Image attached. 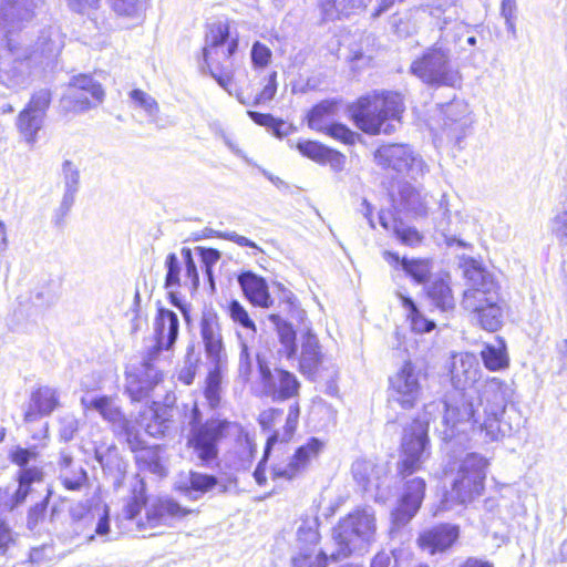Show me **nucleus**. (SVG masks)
I'll list each match as a JSON object with an SVG mask.
<instances>
[{"mask_svg":"<svg viewBox=\"0 0 567 567\" xmlns=\"http://www.w3.org/2000/svg\"><path fill=\"white\" fill-rule=\"evenodd\" d=\"M31 492V486L19 480V486L14 493L11 494L9 489L0 491V506L13 511L25 502Z\"/></svg>","mask_w":567,"mask_h":567,"instance_id":"49530a36","label":"nucleus"},{"mask_svg":"<svg viewBox=\"0 0 567 567\" xmlns=\"http://www.w3.org/2000/svg\"><path fill=\"white\" fill-rule=\"evenodd\" d=\"M221 372L218 363L206 378L205 396L210 406H216L220 400Z\"/></svg>","mask_w":567,"mask_h":567,"instance_id":"09e8293b","label":"nucleus"},{"mask_svg":"<svg viewBox=\"0 0 567 567\" xmlns=\"http://www.w3.org/2000/svg\"><path fill=\"white\" fill-rule=\"evenodd\" d=\"M379 223L385 230L392 231L402 245L415 247L423 239V236L415 227L395 218L390 212L381 210L379 213Z\"/></svg>","mask_w":567,"mask_h":567,"instance_id":"a878e982","label":"nucleus"},{"mask_svg":"<svg viewBox=\"0 0 567 567\" xmlns=\"http://www.w3.org/2000/svg\"><path fill=\"white\" fill-rule=\"evenodd\" d=\"M427 296L437 308L444 311L455 306L450 285L444 279L433 280L427 288Z\"/></svg>","mask_w":567,"mask_h":567,"instance_id":"a19ab883","label":"nucleus"},{"mask_svg":"<svg viewBox=\"0 0 567 567\" xmlns=\"http://www.w3.org/2000/svg\"><path fill=\"white\" fill-rule=\"evenodd\" d=\"M104 99L102 85L92 76L80 74L72 79L65 100L75 112H84L100 104Z\"/></svg>","mask_w":567,"mask_h":567,"instance_id":"f3484780","label":"nucleus"},{"mask_svg":"<svg viewBox=\"0 0 567 567\" xmlns=\"http://www.w3.org/2000/svg\"><path fill=\"white\" fill-rule=\"evenodd\" d=\"M165 267L167 269L165 278L166 289H176L183 285L182 264L174 252L167 255L165 260Z\"/></svg>","mask_w":567,"mask_h":567,"instance_id":"3c124183","label":"nucleus"},{"mask_svg":"<svg viewBox=\"0 0 567 567\" xmlns=\"http://www.w3.org/2000/svg\"><path fill=\"white\" fill-rule=\"evenodd\" d=\"M181 252L185 267V272L183 275V285L185 287H189L193 290H196L199 286V276L197 272L195 261L193 259L192 250L189 248H183Z\"/></svg>","mask_w":567,"mask_h":567,"instance_id":"603ef678","label":"nucleus"},{"mask_svg":"<svg viewBox=\"0 0 567 567\" xmlns=\"http://www.w3.org/2000/svg\"><path fill=\"white\" fill-rule=\"evenodd\" d=\"M372 0H318L324 19L336 20L364 10Z\"/></svg>","mask_w":567,"mask_h":567,"instance_id":"c756f323","label":"nucleus"},{"mask_svg":"<svg viewBox=\"0 0 567 567\" xmlns=\"http://www.w3.org/2000/svg\"><path fill=\"white\" fill-rule=\"evenodd\" d=\"M216 485L218 481L215 476L193 471L181 473L175 481V489L192 501H197Z\"/></svg>","mask_w":567,"mask_h":567,"instance_id":"4be33fe9","label":"nucleus"},{"mask_svg":"<svg viewBox=\"0 0 567 567\" xmlns=\"http://www.w3.org/2000/svg\"><path fill=\"white\" fill-rule=\"evenodd\" d=\"M501 16L505 20L507 31L513 38L517 37L516 20H517V3L516 0H502L501 1Z\"/></svg>","mask_w":567,"mask_h":567,"instance_id":"6e6d98bb","label":"nucleus"},{"mask_svg":"<svg viewBox=\"0 0 567 567\" xmlns=\"http://www.w3.org/2000/svg\"><path fill=\"white\" fill-rule=\"evenodd\" d=\"M427 445V424L420 420H413L403 432L402 458L400 462L402 475L411 474L421 467L429 455Z\"/></svg>","mask_w":567,"mask_h":567,"instance_id":"ddd939ff","label":"nucleus"},{"mask_svg":"<svg viewBox=\"0 0 567 567\" xmlns=\"http://www.w3.org/2000/svg\"><path fill=\"white\" fill-rule=\"evenodd\" d=\"M228 313L235 323H238L243 329L246 330L243 334L244 339H256V324L239 301L233 300L229 303Z\"/></svg>","mask_w":567,"mask_h":567,"instance_id":"c03bdc74","label":"nucleus"},{"mask_svg":"<svg viewBox=\"0 0 567 567\" xmlns=\"http://www.w3.org/2000/svg\"><path fill=\"white\" fill-rule=\"evenodd\" d=\"M421 372L410 362L389 378V402L396 403L402 409H413L422 396Z\"/></svg>","mask_w":567,"mask_h":567,"instance_id":"f8f14e48","label":"nucleus"},{"mask_svg":"<svg viewBox=\"0 0 567 567\" xmlns=\"http://www.w3.org/2000/svg\"><path fill=\"white\" fill-rule=\"evenodd\" d=\"M128 96L133 106L142 109L147 115L156 116L158 114V103L145 91L134 89L130 92Z\"/></svg>","mask_w":567,"mask_h":567,"instance_id":"8fccbe9b","label":"nucleus"},{"mask_svg":"<svg viewBox=\"0 0 567 567\" xmlns=\"http://www.w3.org/2000/svg\"><path fill=\"white\" fill-rule=\"evenodd\" d=\"M467 288L463 293L462 307L473 312L485 303L493 302L499 296L498 286L491 274L478 267H470L465 270Z\"/></svg>","mask_w":567,"mask_h":567,"instance_id":"4468645a","label":"nucleus"},{"mask_svg":"<svg viewBox=\"0 0 567 567\" xmlns=\"http://www.w3.org/2000/svg\"><path fill=\"white\" fill-rule=\"evenodd\" d=\"M384 257L388 261L393 260L395 264L400 262L403 270L419 284L424 282L431 272V267L427 260L408 258L400 259L399 255L390 251H385Z\"/></svg>","mask_w":567,"mask_h":567,"instance_id":"58836bf2","label":"nucleus"},{"mask_svg":"<svg viewBox=\"0 0 567 567\" xmlns=\"http://www.w3.org/2000/svg\"><path fill=\"white\" fill-rule=\"evenodd\" d=\"M276 92H277V72H271L268 76V80H267V83L265 84L264 89L261 90L260 93H258L254 101L250 102L248 100H246L241 93H238L237 94V99L238 101L244 104V105H252V106H256V105H261V104H266L268 103L269 101H271L274 99V96L276 95Z\"/></svg>","mask_w":567,"mask_h":567,"instance_id":"de8ad7c7","label":"nucleus"},{"mask_svg":"<svg viewBox=\"0 0 567 567\" xmlns=\"http://www.w3.org/2000/svg\"><path fill=\"white\" fill-rule=\"evenodd\" d=\"M458 529L452 525H440L422 533L419 537V544L430 554L444 551L457 538Z\"/></svg>","mask_w":567,"mask_h":567,"instance_id":"393cba45","label":"nucleus"},{"mask_svg":"<svg viewBox=\"0 0 567 567\" xmlns=\"http://www.w3.org/2000/svg\"><path fill=\"white\" fill-rule=\"evenodd\" d=\"M154 324L156 344L138 365L126 370L125 391L132 401H142L162 381L163 374L154 364L155 357L163 349L171 350L178 337L179 320L174 311L161 309Z\"/></svg>","mask_w":567,"mask_h":567,"instance_id":"7ed1b4c3","label":"nucleus"},{"mask_svg":"<svg viewBox=\"0 0 567 567\" xmlns=\"http://www.w3.org/2000/svg\"><path fill=\"white\" fill-rule=\"evenodd\" d=\"M247 114L256 124L269 127L276 136L281 137L284 135L280 131L284 125L282 121L275 118L270 114H264L255 111H248Z\"/></svg>","mask_w":567,"mask_h":567,"instance_id":"052dcab7","label":"nucleus"},{"mask_svg":"<svg viewBox=\"0 0 567 567\" xmlns=\"http://www.w3.org/2000/svg\"><path fill=\"white\" fill-rule=\"evenodd\" d=\"M127 442L132 450H140L137 461L141 465L157 476H166L167 471L163 463L162 449L159 446L143 447L137 435L127 432Z\"/></svg>","mask_w":567,"mask_h":567,"instance_id":"c85d7f7f","label":"nucleus"},{"mask_svg":"<svg viewBox=\"0 0 567 567\" xmlns=\"http://www.w3.org/2000/svg\"><path fill=\"white\" fill-rule=\"evenodd\" d=\"M148 0H111L113 11L133 24L143 22Z\"/></svg>","mask_w":567,"mask_h":567,"instance_id":"4c0bfd02","label":"nucleus"},{"mask_svg":"<svg viewBox=\"0 0 567 567\" xmlns=\"http://www.w3.org/2000/svg\"><path fill=\"white\" fill-rule=\"evenodd\" d=\"M329 147L315 141H300L297 150L306 157L321 164Z\"/></svg>","mask_w":567,"mask_h":567,"instance_id":"5fc2aeb1","label":"nucleus"},{"mask_svg":"<svg viewBox=\"0 0 567 567\" xmlns=\"http://www.w3.org/2000/svg\"><path fill=\"white\" fill-rule=\"evenodd\" d=\"M238 284L245 297L254 305L260 308H269L272 299L268 291L266 280L251 271L243 272L238 276Z\"/></svg>","mask_w":567,"mask_h":567,"instance_id":"b1692460","label":"nucleus"},{"mask_svg":"<svg viewBox=\"0 0 567 567\" xmlns=\"http://www.w3.org/2000/svg\"><path fill=\"white\" fill-rule=\"evenodd\" d=\"M481 358L486 369L498 371L508 367L509 359L503 339L497 338L496 344H485Z\"/></svg>","mask_w":567,"mask_h":567,"instance_id":"e433bc0d","label":"nucleus"},{"mask_svg":"<svg viewBox=\"0 0 567 567\" xmlns=\"http://www.w3.org/2000/svg\"><path fill=\"white\" fill-rule=\"evenodd\" d=\"M338 103L332 100H326L315 105L308 114V125L310 128L323 132L337 117Z\"/></svg>","mask_w":567,"mask_h":567,"instance_id":"c9c22d12","label":"nucleus"},{"mask_svg":"<svg viewBox=\"0 0 567 567\" xmlns=\"http://www.w3.org/2000/svg\"><path fill=\"white\" fill-rule=\"evenodd\" d=\"M377 534L375 513L370 507L357 508L340 518L332 529V546L337 558L362 554L374 543Z\"/></svg>","mask_w":567,"mask_h":567,"instance_id":"39448f33","label":"nucleus"},{"mask_svg":"<svg viewBox=\"0 0 567 567\" xmlns=\"http://www.w3.org/2000/svg\"><path fill=\"white\" fill-rule=\"evenodd\" d=\"M59 478L63 486L69 491H80L87 485V473L81 466L73 462L72 456L66 452H61L59 460Z\"/></svg>","mask_w":567,"mask_h":567,"instance_id":"cd10ccee","label":"nucleus"},{"mask_svg":"<svg viewBox=\"0 0 567 567\" xmlns=\"http://www.w3.org/2000/svg\"><path fill=\"white\" fill-rule=\"evenodd\" d=\"M50 492H48L47 496L41 501L30 507L27 516V527L30 530H34L38 528L39 524L43 522L48 503H49Z\"/></svg>","mask_w":567,"mask_h":567,"instance_id":"13d9d810","label":"nucleus"},{"mask_svg":"<svg viewBox=\"0 0 567 567\" xmlns=\"http://www.w3.org/2000/svg\"><path fill=\"white\" fill-rule=\"evenodd\" d=\"M227 423L212 419L205 423L199 422V411L195 405L192 409L189 431L186 436V446L203 464H208L218 455L217 444L223 437Z\"/></svg>","mask_w":567,"mask_h":567,"instance_id":"1a4fd4ad","label":"nucleus"},{"mask_svg":"<svg viewBox=\"0 0 567 567\" xmlns=\"http://www.w3.org/2000/svg\"><path fill=\"white\" fill-rule=\"evenodd\" d=\"M352 474L354 480L368 491L373 485L378 486L377 468L374 464L367 460H358L352 464Z\"/></svg>","mask_w":567,"mask_h":567,"instance_id":"a18cd8bd","label":"nucleus"},{"mask_svg":"<svg viewBox=\"0 0 567 567\" xmlns=\"http://www.w3.org/2000/svg\"><path fill=\"white\" fill-rule=\"evenodd\" d=\"M503 307L499 303V296L493 302L485 303L484 307L471 312L473 319L480 327L486 331L495 332L503 324Z\"/></svg>","mask_w":567,"mask_h":567,"instance_id":"f704fd0d","label":"nucleus"},{"mask_svg":"<svg viewBox=\"0 0 567 567\" xmlns=\"http://www.w3.org/2000/svg\"><path fill=\"white\" fill-rule=\"evenodd\" d=\"M411 73L430 85L458 86L461 75L451 65L450 51L442 47L429 48L410 66Z\"/></svg>","mask_w":567,"mask_h":567,"instance_id":"0eeeda50","label":"nucleus"},{"mask_svg":"<svg viewBox=\"0 0 567 567\" xmlns=\"http://www.w3.org/2000/svg\"><path fill=\"white\" fill-rule=\"evenodd\" d=\"M282 416V410L270 408L264 410L259 416L258 422L264 430H270Z\"/></svg>","mask_w":567,"mask_h":567,"instance_id":"774afa93","label":"nucleus"},{"mask_svg":"<svg viewBox=\"0 0 567 567\" xmlns=\"http://www.w3.org/2000/svg\"><path fill=\"white\" fill-rule=\"evenodd\" d=\"M81 405L85 412H96L104 421L111 423L113 426L125 430L126 434L127 432H132L114 396L94 395L86 392L81 398Z\"/></svg>","mask_w":567,"mask_h":567,"instance_id":"6ab92c4d","label":"nucleus"},{"mask_svg":"<svg viewBox=\"0 0 567 567\" xmlns=\"http://www.w3.org/2000/svg\"><path fill=\"white\" fill-rule=\"evenodd\" d=\"M425 481L420 477L406 482L398 507L392 512L393 528L405 526L420 509L425 495ZM393 533V530H391Z\"/></svg>","mask_w":567,"mask_h":567,"instance_id":"a211bd4d","label":"nucleus"},{"mask_svg":"<svg viewBox=\"0 0 567 567\" xmlns=\"http://www.w3.org/2000/svg\"><path fill=\"white\" fill-rule=\"evenodd\" d=\"M50 103L51 92L41 89L33 93L28 105L19 113L17 127L30 146H33L38 141V133L43 126Z\"/></svg>","mask_w":567,"mask_h":567,"instance_id":"2eb2a0df","label":"nucleus"},{"mask_svg":"<svg viewBox=\"0 0 567 567\" xmlns=\"http://www.w3.org/2000/svg\"><path fill=\"white\" fill-rule=\"evenodd\" d=\"M238 49V37L231 38L228 41V44L226 43L225 47H221L219 49L218 54H214L216 59H205L202 55V60H199V69L202 72H205L206 69H213V68H231V58L235 54V52Z\"/></svg>","mask_w":567,"mask_h":567,"instance_id":"ea45409f","label":"nucleus"},{"mask_svg":"<svg viewBox=\"0 0 567 567\" xmlns=\"http://www.w3.org/2000/svg\"><path fill=\"white\" fill-rule=\"evenodd\" d=\"M269 321L276 327L280 348L278 354L287 359L295 358L297 353L296 331L292 326L281 318L280 313H271L268 317Z\"/></svg>","mask_w":567,"mask_h":567,"instance_id":"473e14b6","label":"nucleus"},{"mask_svg":"<svg viewBox=\"0 0 567 567\" xmlns=\"http://www.w3.org/2000/svg\"><path fill=\"white\" fill-rule=\"evenodd\" d=\"M62 172L65 189L78 192L80 174L75 165L70 161H65L62 165Z\"/></svg>","mask_w":567,"mask_h":567,"instance_id":"338daca9","label":"nucleus"},{"mask_svg":"<svg viewBox=\"0 0 567 567\" xmlns=\"http://www.w3.org/2000/svg\"><path fill=\"white\" fill-rule=\"evenodd\" d=\"M318 519L306 518L297 530L298 551L292 557L293 567H327L328 563L341 560L332 555L336 551L332 544L318 548Z\"/></svg>","mask_w":567,"mask_h":567,"instance_id":"9d476101","label":"nucleus"},{"mask_svg":"<svg viewBox=\"0 0 567 567\" xmlns=\"http://www.w3.org/2000/svg\"><path fill=\"white\" fill-rule=\"evenodd\" d=\"M54 558V547L51 544H43L39 547H33L29 554L30 563L34 565H43Z\"/></svg>","mask_w":567,"mask_h":567,"instance_id":"0e129e2a","label":"nucleus"},{"mask_svg":"<svg viewBox=\"0 0 567 567\" xmlns=\"http://www.w3.org/2000/svg\"><path fill=\"white\" fill-rule=\"evenodd\" d=\"M551 234L561 247H567V210L558 212L550 224Z\"/></svg>","mask_w":567,"mask_h":567,"instance_id":"4d7b16f0","label":"nucleus"},{"mask_svg":"<svg viewBox=\"0 0 567 567\" xmlns=\"http://www.w3.org/2000/svg\"><path fill=\"white\" fill-rule=\"evenodd\" d=\"M31 18L25 0H0V28L7 33L19 30Z\"/></svg>","mask_w":567,"mask_h":567,"instance_id":"bb28decb","label":"nucleus"},{"mask_svg":"<svg viewBox=\"0 0 567 567\" xmlns=\"http://www.w3.org/2000/svg\"><path fill=\"white\" fill-rule=\"evenodd\" d=\"M444 114V126L453 132L455 138L464 134L465 130L472 123L468 104L461 100H455L447 104Z\"/></svg>","mask_w":567,"mask_h":567,"instance_id":"7c9ffc66","label":"nucleus"},{"mask_svg":"<svg viewBox=\"0 0 567 567\" xmlns=\"http://www.w3.org/2000/svg\"><path fill=\"white\" fill-rule=\"evenodd\" d=\"M143 506H145V517L136 520L140 530L171 527L176 520L193 512L167 497L155 498L146 503L144 483L138 482L133 489V496L123 506L118 519L135 520Z\"/></svg>","mask_w":567,"mask_h":567,"instance_id":"423d86ee","label":"nucleus"},{"mask_svg":"<svg viewBox=\"0 0 567 567\" xmlns=\"http://www.w3.org/2000/svg\"><path fill=\"white\" fill-rule=\"evenodd\" d=\"M238 339L240 341L238 372L243 379L248 380L252 369V359L249 349L255 342V339H244L240 332H238Z\"/></svg>","mask_w":567,"mask_h":567,"instance_id":"864d4df0","label":"nucleus"},{"mask_svg":"<svg viewBox=\"0 0 567 567\" xmlns=\"http://www.w3.org/2000/svg\"><path fill=\"white\" fill-rule=\"evenodd\" d=\"M430 14L440 21L439 23L441 30L445 29L449 24L460 18L457 8L455 6H452L445 10H442L439 7L434 8L430 11Z\"/></svg>","mask_w":567,"mask_h":567,"instance_id":"69168bd1","label":"nucleus"},{"mask_svg":"<svg viewBox=\"0 0 567 567\" xmlns=\"http://www.w3.org/2000/svg\"><path fill=\"white\" fill-rule=\"evenodd\" d=\"M488 464V460L477 453H470L463 458L452 489L446 496L445 508H449L450 501L465 504L481 495Z\"/></svg>","mask_w":567,"mask_h":567,"instance_id":"6e6552de","label":"nucleus"},{"mask_svg":"<svg viewBox=\"0 0 567 567\" xmlns=\"http://www.w3.org/2000/svg\"><path fill=\"white\" fill-rule=\"evenodd\" d=\"M374 159L378 165L412 179H417L427 172L423 158L406 144L381 145L374 153Z\"/></svg>","mask_w":567,"mask_h":567,"instance_id":"9b49d317","label":"nucleus"},{"mask_svg":"<svg viewBox=\"0 0 567 567\" xmlns=\"http://www.w3.org/2000/svg\"><path fill=\"white\" fill-rule=\"evenodd\" d=\"M323 133L346 144H353L357 137L354 132L350 131L346 125L337 123L336 120L323 131Z\"/></svg>","mask_w":567,"mask_h":567,"instance_id":"680f3d73","label":"nucleus"},{"mask_svg":"<svg viewBox=\"0 0 567 567\" xmlns=\"http://www.w3.org/2000/svg\"><path fill=\"white\" fill-rule=\"evenodd\" d=\"M199 327L207 357L215 363H219L224 352V342L219 318L212 308L203 311Z\"/></svg>","mask_w":567,"mask_h":567,"instance_id":"aec40b11","label":"nucleus"},{"mask_svg":"<svg viewBox=\"0 0 567 567\" xmlns=\"http://www.w3.org/2000/svg\"><path fill=\"white\" fill-rule=\"evenodd\" d=\"M324 361L318 337L310 328L301 334V349L299 355V371L307 378L315 380Z\"/></svg>","mask_w":567,"mask_h":567,"instance_id":"412c9836","label":"nucleus"},{"mask_svg":"<svg viewBox=\"0 0 567 567\" xmlns=\"http://www.w3.org/2000/svg\"><path fill=\"white\" fill-rule=\"evenodd\" d=\"M399 297L402 301L403 308L406 310V317L410 320V324L413 331L423 333L434 329L435 323L423 317L412 299L402 295H399Z\"/></svg>","mask_w":567,"mask_h":567,"instance_id":"37998d69","label":"nucleus"},{"mask_svg":"<svg viewBox=\"0 0 567 567\" xmlns=\"http://www.w3.org/2000/svg\"><path fill=\"white\" fill-rule=\"evenodd\" d=\"M450 375L457 392L443 403L439 431L444 441L458 440L461 443L472 431L483 443H494L518 431V412L508 408L514 394L512 385L493 377L474 386L481 377V368L473 353L453 354Z\"/></svg>","mask_w":567,"mask_h":567,"instance_id":"f257e3e1","label":"nucleus"},{"mask_svg":"<svg viewBox=\"0 0 567 567\" xmlns=\"http://www.w3.org/2000/svg\"><path fill=\"white\" fill-rule=\"evenodd\" d=\"M277 299L280 313L290 316L291 318L302 321L306 317L305 310H302L293 292L285 288L281 284L277 285Z\"/></svg>","mask_w":567,"mask_h":567,"instance_id":"79ce46f5","label":"nucleus"},{"mask_svg":"<svg viewBox=\"0 0 567 567\" xmlns=\"http://www.w3.org/2000/svg\"><path fill=\"white\" fill-rule=\"evenodd\" d=\"M404 111L403 100L399 93L374 92L360 97L350 106L351 117L358 128L367 134H391Z\"/></svg>","mask_w":567,"mask_h":567,"instance_id":"20e7f679","label":"nucleus"},{"mask_svg":"<svg viewBox=\"0 0 567 567\" xmlns=\"http://www.w3.org/2000/svg\"><path fill=\"white\" fill-rule=\"evenodd\" d=\"M58 404L56 390L50 386H41L32 392L23 420L25 423H33L38 419L52 413Z\"/></svg>","mask_w":567,"mask_h":567,"instance_id":"5701e85b","label":"nucleus"},{"mask_svg":"<svg viewBox=\"0 0 567 567\" xmlns=\"http://www.w3.org/2000/svg\"><path fill=\"white\" fill-rule=\"evenodd\" d=\"M257 361L264 392L272 401H286L299 395L300 382L293 373L279 368L271 370L258 355Z\"/></svg>","mask_w":567,"mask_h":567,"instance_id":"dca6fc26","label":"nucleus"},{"mask_svg":"<svg viewBox=\"0 0 567 567\" xmlns=\"http://www.w3.org/2000/svg\"><path fill=\"white\" fill-rule=\"evenodd\" d=\"M120 534L121 532L111 530L109 512L107 508H105L103 516H101L96 523L95 533L87 536V542H93L95 536L102 538L103 540H112L115 539Z\"/></svg>","mask_w":567,"mask_h":567,"instance_id":"bf43d9fd","label":"nucleus"},{"mask_svg":"<svg viewBox=\"0 0 567 567\" xmlns=\"http://www.w3.org/2000/svg\"><path fill=\"white\" fill-rule=\"evenodd\" d=\"M230 27L228 21H216L207 25L205 35V45L202 54L205 59H216L214 54L219 53V49L225 47L231 39Z\"/></svg>","mask_w":567,"mask_h":567,"instance_id":"2f4dec72","label":"nucleus"},{"mask_svg":"<svg viewBox=\"0 0 567 567\" xmlns=\"http://www.w3.org/2000/svg\"><path fill=\"white\" fill-rule=\"evenodd\" d=\"M251 62L255 68H266L271 60V50L264 43L257 41L251 48Z\"/></svg>","mask_w":567,"mask_h":567,"instance_id":"e2e57ef3","label":"nucleus"},{"mask_svg":"<svg viewBox=\"0 0 567 567\" xmlns=\"http://www.w3.org/2000/svg\"><path fill=\"white\" fill-rule=\"evenodd\" d=\"M402 209L415 216H424L427 212L426 195L410 184H404L399 190V197L394 199Z\"/></svg>","mask_w":567,"mask_h":567,"instance_id":"72a5a7b5","label":"nucleus"},{"mask_svg":"<svg viewBox=\"0 0 567 567\" xmlns=\"http://www.w3.org/2000/svg\"><path fill=\"white\" fill-rule=\"evenodd\" d=\"M299 416L300 406L299 403L295 402L289 405L282 431H275L267 439L264 456L254 472V477L258 485L266 483L264 466L271 454L274 455L271 464L272 480L292 481L303 473L310 462L322 452L324 443L317 437H310L292 454L286 455V446L297 430Z\"/></svg>","mask_w":567,"mask_h":567,"instance_id":"f03ea898","label":"nucleus"}]
</instances>
